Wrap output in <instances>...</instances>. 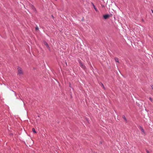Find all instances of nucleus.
Listing matches in <instances>:
<instances>
[{
  "mask_svg": "<svg viewBox=\"0 0 153 153\" xmlns=\"http://www.w3.org/2000/svg\"><path fill=\"white\" fill-rule=\"evenodd\" d=\"M102 86L104 88V87L103 85L102 84Z\"/></svg>",
  "mask_w": 153,
  "mask_h": 153,
  "instance_id": "nucleus-13",
  "label": "nucleus"
},
{
  "mask_svg": "<svg viewBox=\"0 0 153 153\" xmlns=\"http://www.w3.org/2000/svg\"><path fill=\"white\" fill-rule=\"evenodd\" d=\"M114 60L116 62H119V59L117 57H115Z\"/></svg>",
  "mask_w": 153,
  "mask_h": 153,
  "instance_id": "nucleus-5",
  "label": "nucleus"
},
{
  "mask_svg": "<svg viewBox=\"0 0 153 153\" xmlns=\"http://www.w3.org/2000/svg\"><path fill=\"white\" fill-rule=\"evenodd\" d=\"M44 44L46 46V47L47 48L49 49V50H50V47L48 45V43L46 42H44Z\"/></svg>",
  "mask_w": 153,
  "mask_h": 153,
  "instance_id": "nucleus-4",
  "label": "nucleus"
},
{
  "mask_svg": "<svg viewBox=\"0 0 153 153\" xmlns=\"http://www.w3.org/2000/svg\"><path fill=\"white\" fill-rule=\"evenodd\" d=\"M32 131L33 132H34L35 133H36L35 129L34 128H33L32 129Z\"/></svg>",
  "mask_w": 153,
  "mask_h": 153,
  "instance_id": "nucleus-6",
  "label": "nucleus"
},
{
  "mask_svg": "<svg viewBox=\"0 0 153 153\" xmlns=\"http://www.w3.org/2000/svg\"><path fill=\"white\" fill-rule=\"evenodd\" d=\"M110 16V15L108 14L105 15L103 16V18L104 19H108Z\"/></svg>",
  "mask_w": 153,
  "mask_h": 153,
  "instance_id": "nucleus-2",
  "label": "nucleus"
},
{
  "mask_svg": "<svg viewBox=\"0 0 153 153\" xmlns=\"http://www.w3.org/2000/svg\"><path fill=\"white\" fill-rule=\"evenodd\" d=\"M152 10V13H153V10Z\"/></svg>",
  "mask_w": 153,
  "mask_h": 153,
  "instance_id": "nucleus-16",
  "label": "nucleus"
},
{
  "mask_svg": "<svg viewBox=\"0 0 153 153\" xmlns=\"http://www.w3.org/2000/svg\"><path fill=\"white\" fill-rule=\"evenodd\" d=\"M149 99L151 101V102H153V100L151 97H149Z\"/></svg>",
  "mask_w": 153,
  "mask_h": 153,
  "instance_id": "nucleus-9",
  "label": "nucleus"
},
{
  "mask_svg": "<svg viewBox=\"0 0 153 153\" xmlns=\"http://www.w3.org/2000/svg\"><path fill=\"white\" fill-rule=\"evenodd\" d=\"M93 7L94 8V9L97 12L98 11V10L95 7V6H93Z\"/></svg>",
  "mask_w": 153,
  "mask_h": 153,
  "instance_id": "nucleus-7",
  "label": "nucleus"
},
{
  "mask_svg": "<svg viewBox=\"0 0 153 153\" xmlns=\"http://www.w3.org/2000/svg\"><path fill=\"white\" fill-rule=\"evenodd\" d=\"M123 118L124 119V120H125V121H126L127 120H126V119L125 117L124 116H123Z\"/></svg>",
  "mask_w": 153,
  "mask_h": 153,
  "instance_id": "nucleus-8",
  "label": "nucleus"
},
{
  "mask_svg": "<svg viewBox=\"0 0 153 153\" xmlns=\"http://www.w3.org/2000/svg\"><path fill=\"white\" fill-rule=\"evenodd\" d=\"M79 62L80 65V67H82V68L85 69V66L82 64V63L81 62V61H79Z\"/></svg>",
  "mask_w": 153,
  "mask_h": 153,
  "instance_id": "nucleus-3",
  "label": "nucleus"
},
{
  "mask_svg": "<svg viewBox=\"0 0 153 153\" xmlns=\"http://www.w3.org/2000/svg\"><path fill=\"white\" fill-rule=\"evenodd\" d=\"M91 4H92V5L93 6H95L93 3H92Z\"/></svg>",
  "mask_w": 153,
  "mask_h": 153,
  "instance_id": "nucleus-14",
  "label": "nucleus"
},
{
  "mask_svg": "<svg viewBox=\"0 0 153 153\" xmlns=\"http://www.w3.org/2000/svg\"><path fill=\"white\" fill-rule=\"evenodd\" d=\"M38 29H39L38 27L37 26H36V27L35 28L36 30H38Z\"/></svg>",
  "mask_w": 153,
  "mask_h": 153,
  "instance_id": "nucleus-11",
  "label": "nucleus"
},
{
  "mask_svg": "<svg viewBox=\"0 0 153 153\" xmlns=\"http://www.w3.org/2000/svg\"><path fill=\"white\" fill-rule=\"evenodd\" d=\"M146 152H147V153H149V151H148V150H147V149L146 150Z\"/></svg>",
  "mask_w": 153,
  "mask_h": 153,
  "instance_id": "nucleus-12",
  "label": "nucleus"
},
{
  "mask_svg": "<svg viewBox=\"0 0 153 153\" xmlns=\"http://www.w3.org/2000/svg\"><path fill=\"white\" fill-rule=\"evenodd\" d=\"M141 131L143 132V133H144V131L143 129L141 127Z\"/></svg>",
  "mask_w": 153,
  "mask_h": 153,
  "instance_id": "nucleus-10",
  "label": "nucleus"
},
{
  "mask_svg": "<svg viewBox=\"0 0 153 153\" xmlns=\"http://www.w3.org/2000/svg\"><path fill=\"white\" fill-rule=\"evenodd\" d=\"M18 74L19 75H21L23 74V72L22 68L20 67H18Z\"/></svg>",
  "mask_w": 153,
  "mask_h": 153,
  "instance_id": "nucleus-1",
  "label": "nucleus"
},
{
  "mask_svg": "<svg viewBox=\"0 0 153 153\" xmlns=\"http://www.w3.org/2000/svg\"><path fill=\"white\" fill-rule=\"evenodd\" d=\"M151 87L153 89V85L151 86Z\"/></svg>",
  "mask_w": 153,
  "mask_h": 153,
  "instance_id": "nucleus-15",
  "label": "nucleus"
}]
</instances>
